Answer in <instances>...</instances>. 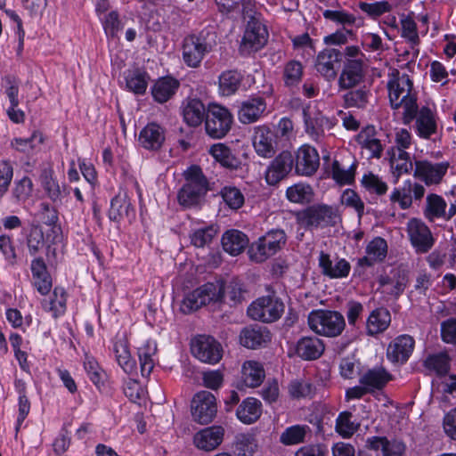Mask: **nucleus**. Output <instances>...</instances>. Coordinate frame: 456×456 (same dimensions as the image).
Returning <instances> with one entry per match:
<instances>
[{
  "mask_svg": "<svg viewBox=\"0 0 456 456\" xmlns=\"http://www.w3.org/2000/svg\"><path fill=\"white\" fill-rule=\"evenodd\" d=\"M388 97L392 109L403 108V118L410 122L418 114L417 93L409 75L394 76L387 83Z\"/></svg>",
  "mask_w": 456,
  "mask_h": 456,
  "instance_id": "obj_1",
  "label": "nucleus"
},
{
  "mask_svg": "<svg viewBox=\"0 0 456 456\" xmlns=\"http://www.w3.org/2000/svg\"><path fill=\"white\" fill-rule=\"evenodd\" d=\"M216 32L212 28L185 37L182 45L184 63L191 68L199 67L204 57L216 46Z\"/></svg>",
  "mask_w": 456,
  "mask_h": 456,
  "instance_id": "obj_2",
  "label": "nucleus"
},
{
  "mask_svg": "<svg viewBox=\"0 0 456 456\" xmlns=\"http://www.w3.org/2000/svg\"><path fill=\"white\" fill-rule=\"evenodd\" d=\"M296 219L305 230L313 231L334 227L340 222L341 217L337 207L317 203L297 212Z\"/></svg>",
  "mask_w": 456,
  "mask_h": 456,
  "instance_id": "obj_3",
  "label": "nucleus"
},
{
  "mask_svg": "<svg viewBox=\"0 0 456 456\" xmlns=\"http://www.w3.org/2000/svg\"><path fill=\"white\" fill-rule=\"evenodd\" d=\"M184 178L186 183L178 191V202L185 208L198 206L209 191L208 181L197 165L187 168Z\"/></svg>",
  "mask_w": 456,
  "mask_h": 456,
  "instance_id": "obj_4",
  "label": "nucleus"
},
{
  "mask_svg": "<svg viewBox=\"0 0 456 456\" xmlns=\"http://www.w3.org/2000/svg\"><path fill=\"white\" fill-rule=\"evenodd\" d=\"M307 322L314 333L329 338L339 336L346 327L344 316L331 310H313L308 314Z\"/></svg>",
  "mask_w": 456,
  "mask_h": 456,
  "instance_id": "obj_5",
  "label": "nucleus"
},
{
  "mask_svg": "<svg viewBox=\"0 0 456 456\" xmlns=\"http://www.w3.org/2000/svg\"><path fill=\"white\" fill-rule=\"evenodd\" d=\"M287 242V235L282 229H273L252 243L248 248L251 260L256 263L265 262L281 250Z\"/></svg>",
  "mask_w": 456,
  "mask_h": 456,
  "instance_id": "obj_6",
  "label": "nucleus"
},
{
  "mask_svg": "<svg viewBox=\"0 0 456 456\" xmlns=\"http://www.w3.org/2000/svg\"><path fill=\"white\" fill-rule=\"evenodd\" d=\"M233 118L230 110L217 103H210L207 109L205 130L210 138H224L232 128Z\"/></svg>",
  "mask_w": 456,
  "mask_h": 456,
  "instance_id": "obj_7",
  "label": "nucleus"
},
{
  "mask_svg": "<svg viewBox=\"0 0 456 456\" xmlns=\"http://www.w3.org/2000/svg\"><path fill=\"white\" fill-rule=\"evenodd\" d=\"M284 310L282 300L272 295L257 298L248 307L247 312L253 320L271 323L279 320Z\"/></svg>",
  "mask_w": 456,
  "mask_h": 456,
  "instance_id": "obj_8",
  "label": "nucleus"
},
{
  "mask_svg": "<svg viewBox=\"0 0 456 456\" xmlns=\"http://www.w3.org/2000/svg\"><path fill=\"white\" fill-rule=\"evenodd\" d=\"M406 232L411 246L418 255L428 253L436 243L430 228L419 218L409 219Z\"/></svg>",
  "mask_w": 456,
  "mask_h": 456,
  "instance_id": "obj_9",
  "label": "nucleus"
},
{
  "mask_svg": "<svg viewBox=\"0 0 456 456\" xmlns=\"http://www.w3.org/2000/svg\"><path fill=\"white\" fill-rule=\"evenodd\" d=\"M221 290L212 282L202 285L184 297L181 304V311L187 314L211 301L217 302L222 297Z\"/></svg>",
  "mask_w": 456,
  "mask_h": 456,
  "instance_id": "obj_10",
  "label": "nucleus"
},
{
  "mask_svg": "<svg viewBox=\"0 0 456 456\" xmlns=\"http://www.w3.org/2000/svg\"><path fill=\"white\" fill-rule=\"evenodd\" d=\"M191 353L200 362L215 364L223 355L221 344L212 336L198 335L191 340Z\"/></svg>",
  "mask_w": 456,
  "mask_h": 456,
  "instance_id": "obj_11",
  "label": "nucleus"
},
{
  "mask_svg": "<svg viewBox=\"0 0 456 456\" xmlns=\"http://www.w3.org/2000/svg\"><path fill=\"white\" fill-rule=\"evenodd\" d=\"M267 39L268 32L261 20H248L240 51L242 54L257 52L265 46Z\"/></svg>",
  "mask_w": 456,
  "mask_h": 456,
  "instance_id": "obj_12",
  "label": "nucleus"
},
{
  "mask_svg": "<svg viewBox=\"0 0 456 456\" xmlns=\"http://www.w3.org/2000/svg\"><path fill=\"white\" fill-rule=\"evenodd\" d=\"M217 405L216 396L209 391H200L191 400V416L194 421L206 425L216 417Z\"/></svg>",
  "mask_w": 456,
  "mask_h": 456,
  "instance_id": "obj_13",
  "label": "nucleus"
},
{
  "mask_svg": "<svg viewBox=\"0 0 456 456\" xmlns=\"http://www.w3.org/2000/svg\"><path fill=\"white\" fill-rule=\"evenodd\" d=\"M425 188L422 184L414 180L408 179L399 187L395 188L389 200L391 203H397L401 209H409L413 201L420 200L425 194Z\"/></svg>",
  "mask_w": 456,
  "mask_h": 456,
  "instance_id": "obj_14",
  "label": "nucleus"
},
{
  "mask_svg": "<svg viewBox=\"0 0 456 456\" xmlns=\"http://www.w3.org/2000/svg\"><path fill=\"white\" fill-rule=\"evenodd\" d=\"M367 65L364 60L346 59L338 85L340 90H349L360 85L366 74Z\"/></svg>",
  "mask_w": 456,
  "mask_h": 456,
  "instance_id": "obj_15",
  "label": "nucleus"
},
{
  "mask_svg": "<svg viewBox=\"0 0 456 456\" xmlns=\"http://www.w3.org/2000/svg\"><path fill=\"white\" fill-rule=\"evenodd\" d=\"M342 60V53L335 48H325L321 51L314 61V69L325 80L333 81Z\"/></svg>",
  "mask_w": 456,
  "mask_h": 456,
  "instance_id": "obj_16",
  "label": "nucleus"
},
{
  "mask_svg": "<svg viewBox=\"0 0 456 456\" xmlns=\"http://www.w3.org/2000/svg\"><path fill=\"white\" fill-rule=\"evenodd\" d=\"M320 166V156L310 144H302L296 155L295 169L297 175L312 176Z\"/></svg>",
  "mask_w": 456,
  "mask_h": 456,
  "instance_id": "obj_17",
  "label": "nucleus"
},
{
  "mask_svg": "<svg viewBox=\"0 0 456 456\" xmlns=\"http://www.w3.org/2000/svg\"><path fill=\"white\" fill-rule=\"evenodd\" d=\"M294 159L291 152L283 151L271 163L265 172L268 184L275 185L284 179L292 170Z\"/></svg>",
  "mask_w": 456,
  "mask_h": 456,
  "instance_id": "obj_18",
  "label": "nucleus"
},
{
  "mask_svg": "<svg viewBox=\"0 0 456 456\" xmlns=\"http://www.w3.org/2000/svg\"><path fill=\"white\" fill-rule=\"evenodd\" d=\"M415 341L409 335H401L390 342L387 350V357L393 363L403 364L410 358Z\"/></svg>",
  "mask_w": 456,
  "mask_h": 456,
  "instance_id": "obj_19",
  "label": "nucleus"
},
{
  "mask_svg": "<svg viewBox=\"0 0 456 456\" xmlns=\"http://www.w3.org/2000/svg\"><path fill=\"white\" fill-rule=\"evenodd\" d=\"M224 429L221 426H211L198 431L193 436V444L200 451L211 452L223 442Z\"/></svg>",
  "mask_w": 456,
  "mask_h": 456,
  "instance_id": "obj_20",
  "label": "nucleus"
},
{
  "mask_svg": "<svg viewBox=\"0 0 456 456\" xmlns=\"http://www.w3.org/2000/svg\"><path fill=\"white\" fill-rule=\"evenodd\" d=\"M391 379V374L382 366H375L363 370L359 377V383L364 385L372 394L383 389Z\"/></svg>",
  "mask_w": 456,
  "mask_h": 456,
  "instance_id": "obj_21",
  "label": "nucleus"
},
{
  "mask_svg": "<svg viewBox=\"0 0 456 456\" xmlns=\"http://www.w3.org/2000/svg\"><path fill=\"white\" fill-rule=\"evenodd\" d=\"M324 349L325 346L321 338L314 336H306L297 342L295 353L303 360L313 361L320 358Z\"/></svg>",
  "mask_w": 456,
  "mask_h": 456,
  "instance_id": "obj_22",
  "label": "nucleus"
},
{
  "mask_svg": "<svg viewBox=\"0 0 456 456\" xmlns=\"http://www.w3.org/2000/svg\"><path fill=\"white\" fill-rule=\"evenodd\" d=\"M379 283L385 288V292L388 295L399 297L404 291L408 284V275L405 271L393 269L389 275H381Z\"/></svg>",
  "mask_w": 456,
  "mask_h": 456,
  "instance_id": "obj_23",
  "label": "nucleus"
},
{
  "mask_svg": "<svg viewBox=\"0 0 456 456\" xmlns=\"http://www.w3.org/2000/svg\"><path fill=\"white\" fill-rule=\"evenodd\" d=\"M135 216L130 199L126 191H119L110 201L109 218L114 222H120L126 218L129 221Z\"/></svg>",
  "mask_w": 456,
  "mask_h": 456,
  "instance_id": "obj_24",
  "label": "nucleus"
},
{
  "mask_svg": "<svg viewBox=\"0 0 456 456\" xmlns=\"http://www.w3.org/2000/svg\"><path fill=\"white\" fill-rule=\"evenodd\" d=\"M388 246L387 240L379 236L373 238L366 246V256L359 260L361 265L372 266L385 260Z\"/></svg>",
  "mask_w": 456,
  "mask_h": 456,
  "instance_id": "obj_25",
  "label": "nucleus"
},
{
  "mask_svg": "<svg viewBox=\"0 0 456 456\" xmlns=\"http://www.w3.org/2000/svg\"><path fill=\"white\" fill-rule=\"evenodd\" d=\"M270 339V332L267 329L258 325L245 327L240 334V344L252 349L262 346Z\"/></svg>",
  "mask_w": 456,
  "mask_h": 456,
  "instance_id": "obj_26",
  "label": "nucleus"
},
{
  "mask_svg": "<svg viewBox=\"0 0 456 456\" xmlns=\"http://www.w3.org/2000/svg\"><path fill=\"white\" fill-rule=\"evenodd\" d=\"M182 113L184 121L189 126H198L206 118L207 109L200 99L188 98L183 102Z\"/></svg>",
  "mask_w": 456,
  "mask_h": 456,
  "instance_id": "obj_27",
  "label": "nucleus"
},
{
  "mask_svg": "<svg viewBox=\"0 0 456 456\" xmlns=\"http://www.w3.org/2000/svg\"><path fill=\"white\" fill-rule=\"evenodd\" d=\"M66 304L67 293L61 287H55L53 293L41 301L44 311L50 313L55 319L65 314Z\"/></svg>",
  "mask_w": 456,
  "mask_h": 456,
  "instance_id": "obj_28",
  "label": "nucleus"
},
{
  "mask_svg": "<svg viewBox=\"0 0 456 456\" xmlns=\"http://www.w3.org/2000/svg\"><path fill=\"white\" fill-rule=\"evenodd\" d=\"M266 109V103L261 97L248 99L241 103L239 110V119L243 124L256 121Z\"/></svg>",
  "mask_w": 456,
  "mask_h": 456,
  "instance_id": "obj_29",
  "label": "nucleus"
},
{
  "mask_svg": "<svg viewBox=\"0 0 456 456\" xmlns=\"http://www.w3.org/2000/svg\"><path fill=\"white\" fill-rule=\"evenodd\" d=\"M449 167L448 162L432 164L420 162L417 164V172L422 177L427 185L439 183L445 175Z\"/></svg>",
  "mask_w": 456,
  "mask_h": 456,
  "instance_id": "obj_30",
  "label": "nucleus"
},
{
  "mask_svg": "<svg viewBox=\"0 0 456 456\" xmlns=\"http://www.w3.org/2000/svg\"><path fill=\"white\" fill-rule=\"evenodd\" d=\"M319 265L322 273L330 278H344L349 274L351 265L346 259H339L335 264L330 260V256L321 252Z\"/></svg>",
  "mask_w": 456,
  "mask_h": 456,
  "instance_id": "obj_31",
  "label": "nucleus"
},
{
  "mask_svg": "<svg viewBox=\"0 0 456 456\" xmlns=\"http://www.w3.org/2000/svg\"><path fill=\"white\" fill-rule=\"evenodd\" d=\"M410 144H397L395 148L392 149V156L390 159L391 167L396 174L395 183H397L399 176L402 174L409 173L412 169V162L411 156L405 151Z\"/></svg>",
  "mask_w": 456,
  "mask_h": 456,
  "instance_id": "obj_32",
  "label": "nucleus"
},
{
  "mask_svg": "<svg viewBox=\"0 0 456 456\" xmlns=\"http://www.w3.org/2000/svg\"><path fill=\"white\" fill-rule=\"evenodd\" d=\"M391 322L389 311L385 307L374 309L369 315L366 322L367 334L375 336L384 332Z\"/></svg>",
  "mask_w": 456,
  "mask_h": 456,
  "instance_id": "obj_33",
  "label": "nucleus"
},
{
  "mask_svg": "<svg viewBox=\"0 0 456 456\" xmlns=\"http://www.w3.org/2000/svg\"><path fill=\"white\" fill-rule=\"evenodd\" d=\"M262 414V403L259 400L248 397L244 399L236 411L237 418L244 424L256 422Z\"/></svg>",
  "mask_w": 456,
  "mask_h": 456,
  "instance_id": "obj_34",
  "label": "nucleus"
},
{
  "mask_svg": "<svg viewBox=\"0 0 456 456\" xmlns=\"http://www.w3.org/2000/svg\"><path fill=\"white\" fill-rule=\"evenodd\" d=\"M248 244V236L238 230L227 231L222 237V245L224 250L232 256L240 254L246 248Z\"/></svg>",
  "mask_w": 456,
  "mask_h": 456,
  "instance_id": "obj_35",
  "label": "nucleus"
},
{
  "mask_svg": "<svg viewBox=\"0 0 456 456\" xmlns=\"http://www.w3.org/2000/svg\"><path fill=\"white\" fill-rule=\"evenodd\" d=\"M178 87V80L171 77H164L155 82L151 88V94L156 102L164 103L175 94Z\"/></svg>",
  "mask_w": 456,
  "mask_h": 456,
  "instance_id": "obj_36",
  "label": "nucleus"
},
{
  "mask_svg": "<svg viewBox=\"0 0 456 456\" xmlns=\"http://www.w3.org/2000/svg\"><path fill=\"white\" fill-rule=\"evenodd\" d=\"M126 86L135 94H144L150 77L146 71L139 69H128L124 73Z\"/></svg>",
  "mask_w": 456,
  "mask_h": 456,
  "instance_id": "obj_37",
  "label": "nucleus"
},
{
  "mask_svg": "<svg viewBox=\"0 0 456 456\" xmlns=\"http://www.w3.org/2000/svg\"><path fill=\"white\" fill-rule=\"evenodd\" d=\"M357 161H354L346 167L338 160L335 159L331 165V177L340 186L351 185L354 183Z\"/></svg>",
  "mask_w": 456,
  "mask_h": 456,
  "instance_id": "obj_38",
  "label": "nucleus"
},
{
  "mask_svg": "<svg viewBox=\"0 0 456 456\" xmlns=\"http://www.w3.org/2000/svg\"><path fill=\"white\" fill-rule=\"evenodd\" d=\"M446 207V201L440 195L428 194L426 199L423 215L429 222H434L436 218L444 219Z\"/></svg>",
  "mask_w": 456,
  "mask_h": 456,
  "instance_id": "obj_39",
  "label": "nucleus"
},
{
  "mask_svg": "<svg viewBox=\"0 0 456 456\" xmlns=\"http://www.w3.org/2000/svg\"><path fill=\"white\" fill-rule=\"evenodd\" d=\"M265 379L263 366L255 361L245 362L242 365V379L249 387H258Z\"/></svg>",
  "mask_w": 456,
  "mask_h": 456,
  "instance_id": "obj_40",
  "label": "nucleus"
},
{
  "mask_svg": "<svg viewBox=\"0 0 456 456\" xmlns=\"http://www.w3.org/2000/svg\"><path fill=\"white\" fill-rule=\"evenodd\" d=\"M157 352V345L154 341H147L138 348V357L141 366V372L143 377H148L155 365L153 356Z\"/></svg>",
  "mask_w": 456,
  "mask_h": 456,
  "instance_id": "obj_41",
  "label": "nucleus"
},
{
  "mask_svg": "<svg viewBox=\"0 0 456 456\" xmlns=\"http://www.w3.org/2000/svg\"><path fill=\"white\" fill-rule=\"evenodd\" d=\"M370 92L365 86L349 89L344 95V105L346 108L365 109L369 103Z\"/></svg>",
  "mask_w": 456,
  "mask_h": 456,
  "instance_id": "obj_42",
  "label": "nucleus"
},
{
  "mask_svg": "<svg viewBox=\"0 0 456 456\" xmlns=\"http://www.w3.org/2000/svg\"><path fill=\"white\" fill-rule=\"evenodd\" d=\"M423 365L437 376H445L450 370V357L446 353L429 354L424 360Z\"/></svg>",
  "mask_w": 456,
  "mask_h": 456,
  "instance_id": "obj_43",
  "label": "nucleus"
},
{
  "mask_svg": "<svg viewBox=\"0 0 456 456\" xmlns=\"http://www.w3.org/2000/svg\"><path fill=\"white\" fill-rule=\"evenodd\" d=\"M286 197L293 203L308 204L314 199V191L311 185L298 183L287 189Z\"/></svg>",
  "mask_w": 456,
  "mask_h": 456,
  "instance_id": "obj_44",
  "label": "nucleus"
},
{
  "mask_svg": "<svg viewBox=\"0 0 456 456\" xmlns=\"http://www.w3.org/2000/svg\"><path fill=\"white\" fill-rule=\"evenodd\" d=\"M39 180L41 186L51 200L54 202L61 199V187L53 177V170L52 168H44L41 171Z\"/></svg>",
  "mask_w": 456,
  "mask_h": 456,
  "instance_id": "obj_45",
  "label": "nucleus"
},
{
  "mask_svg": "<svg viewBox=\"0 0 456 456\" xmlns=\"http://www.w3.org/2000/svg\"><path fill=\"white\" fill-rule=\"evenodd\" d=\"M218 232L217 226L209 224L194 229L191 234V243L197 248L208 246Z\"/></svg>",
  "mask_w": 456,
  "mask_h": 456,
  "instance_id": "obj_46",
  "label": "nucleus"
},
{
  "mask_svg": "<svg viewBox=\"0 0 456 456\" xmlns=\"http://www.w3.org/2000/svg\"><path fill=\"white\" fill-rule=\"evenodd\" d=\"M311 433L307 425H294L287 428L281 435L280 441L285 445H293L303 443L305 436Z\"/></svg>",
  "mask_w": 456,
  "mask_h": 456,
  "instance_id": "obj_47",
  "label": "nucleus"
},
{
  "mask_svg": "<svg viewBox=\"0 0 456 456\" xmlns=\"http://www.w3.org/2000/svg\"><path fill=\"white\" fill-rule=\"evenodd\" d=\"M416 126L419 134L422 138H428L436 130V123L433 113L428 107H422L417 116Z\"/></svg>",
  "mask_w": 456,
  "mask_h": 456,
  "instance_id": "obj_48",
  "label": "nucleus"
},
{
  "mask_svg": "<svg viewBox=\"0 0 456 456\" xmlns=\"http://www.w3.org/2000/svg\"><path fill=\"white\" fill-rule=\"evenodd\" d=\"M113 351L118 365L126 373H131L134 370L135 362L132 360L128 346L125 340H118L114 343Z\"/></svg>",
  "mask_w": 456,
  "mask_h": 456,
  "instance_id": "obj_49",
  "label": "nucleus"
},
{
  "mask_svg": "<svg viewBox=\"0 0 456 456\" xmlns=\"http://www.w3.org/2000/svg\"><path fill=\"white\" fill-rule=\"evenodd\" d=\"M241 76L235 70L223 72L219 77V88L223 95L233 94L240 86Z\"/></svg>",
  "mask_w": 456,
  "mask_h": 456,
  "instance_id": "obj_50",
  "label": "nucleus"
},
{
  "mask_svg": "<svg viewBox=\"0 0 456 456\" xmlns=\"http://www.w3.org/2000/svg\"><path fill=\"white\" fill-rule=\"evenodd\" d=\"M288 392L291 398H312L315 394V387L305 379L291 380L288 387Z\"/></svg>",
  "mask_w": 456,
  "mask_h": 456,
  "instance_id": "obj_51",
  "label": "nucleus"
},
{
  "mask_svg": "<svg viewBox=\"0 0 456 456\" xmlns=\"http://www.w3.org/2000/svg\"><path fill=\"white\" fill-rule=\"evenodd\" d=\"M39 216L42 223L49 226L53 234L58 235L61 232L58 211L54 207H52L49 203L42 202Z\"/></svg>",
  "mask_w": 456,
  "mask_h": 456,
  "instance_id": "obj_52",
  "label": "nucleus"
},
{
  "mask_svg": "<svg viewBox=\"0 0 456 456\" xmlns=\"http://www.w3.org/2000/svg\"><path fill=\"white\" fill-rule=\"evenodd\" d=\"M317 115L316 111H314L310 106L303 108L305 131L314 141L319 140L320 134L322 132Z\"/></svg>",
  "mask_w": 456,
  "mask_h": 456,
  "instance_id": "obj_53",
  "label": "nucleus"
},
{
  "mask_svg": "<svg viewBox=\"0 0 456 456\" xmlns=\"http://www.w3.org/2000/svg\"><path fill=\"white\" fill-rule=\"evenodd\" d=\"M209 153L214 159L226 167H236L238 161L226 144H212Z\"/></svg>",
  "mask_w": 456,
  "mask_h": 456,
  "instance_id": "obj_54",
  "label": "nucleus"
},
{
  "mask_svg": "<svg viewBox=\"0 0 456 456\" xmlns=\"http://www.w3.org/2000/svg\"><path fill=\"white\" fill-rule=\"evenodd\" d=\"M139 139L142 142H164L167 139L166 130L157 123H149L140 132Z\"/></svg>",
  "mask_w": 456,
  "mask_h": 456,
  "instance_id": "obj_55",
  "label": "nucleus"
},
{
  "mask_svg": "<svg viewBox=\"0 0 456 456\" xmlns=\"http://www.w3.org/2000/svg\"><path fill=\"white\" fill-rule=\"evenodd\" d=\"M352 413L341 412L336 419V431L345 438L351 437L358 429L359 425L351 420Z\"/></svg>",
  "mask_w": 456,
  "mask_h": 456,
  "instance_id": "obj_56",
  "label": "nucleus"
},
{
  "mask_svg": "<svg viewBox=\"0 0 456 456\" xmlns=\"http://www.w3.org/2000/svg\"><path fill=\"white\" fill-rule=\"evenodd\" d=\"M361 183L370 193H375L379 196L386 194L388 190L387 184L372 173L365 174L361 180Z\"/></svg>",
  "mask_w": 456,
  "mask_h": 456,
  "instance_id": "obj_57",
  "label": "nucleus"
},
{
  "mask_svg": "<svg viewBox=\"0 0 456 456\" xmlns=\"http://www.w3.org/2000/svg\"><path fill=\"white\" fill-rule=\"evenodd\" d=\"M361 362L354 355H348L341 359L339 370L342 378L351 379L360 376Z\"/></svg>",
  "mask_w": 456,
  "mask_h": 456,
  "instance_id": "obj_58",
  "label": "nucleus"
},
{
  "mask_svg": "<svg viewBox=\"0 0 456 456\" xmlns=\"http://www.w3.org/2000/svg\"><path fill=\"white\" fill-rule=\"evenodd\" d=\"M101 20L107 37H116L118 33L123 28L119 15L116 11L110 12Z\"/></svg>",
  "mask_w": 456,
  "mask_h": 456,
  "instance_id": "obj_59",
  "label": "nucleus"
},
{
  "mask_svg": "<svg viewBox=\"0 0 456 456\" xmlns=\"http://www.w3.org/2000/svg\"><path fill=\"white\" fill-rule=\"evenodd\" d=\"M341 203L348 208H354L361 218L364 214V203L358 193L352 189H346L340 198Z\"/></svg>",
  "mask_w": 456,
  "mask_h": 456,
  "instance_id": "obj_60",
  "label": "nucleus"
},
{
  "mask_svg": "<svg viewBox=\"0 0 456 456\" xmlns=\"http://www.w3.org/2000/svg\"><path fill=\"white\" fill-rule=\"evenodd\" d=\"M218 289L221 288L222 297L217 302H222L225 298H228L231 303L237 304L241 301L244 290L241 285L238 281H232L226 287L223 284H216Z\"/></svg>",
  "mask_w": 456,
  "mask_h": 456,
  "instance_id": "obj_61",
  "label": "nucleus"
},
{
  "mask_svg": "<svg viewBox=\"0 0 456 456\" xmlns=\"http://www.w3.org/2000/svg\"><path fill=\"white\" fill-rule=\"evenodd\" d=\"M303 75V66L300 61H289L284 68V80L287 86L297 84Z\"/></svg>",
  "mask_w": 456,
  "mask_h": 456,
  "instance_id": "obj_62",
  "label": "nucleus"
},
{
  "mask_svg": "<svg viewBox=\"0 0 456 456\" xmlns=\"http://www.w3.org/2000/svg\"><path fill=\"white\" fill-rule=\"evenodd\" d=\"M224 201L232 209L240 208L244 203V196L236 187L226 186L221 191Z\"/></svg>",
  "mask_w": 456,
  "mask_h": 456,
  "instance_id": "obj_63",
  "label": "nucleus"
},
{
  "mask_svg": "<svg viewBox=\"0 0 456 456\" xmlns=\"http://www.w3.org/2000/svg\"><path fill=\"white\" fill-rule=\"evenodd\" d=\"M256 448L254 439L249 436H237L234 443V452L238 456H252Z\"/></svg>",
  "mask_w": 456,
  "mask_h": 456,
  "instance_id": "obj_64",
  "label": "nucleus"
}]
</instances>
